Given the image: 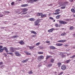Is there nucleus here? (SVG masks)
<instances>
[{
  "instance_id": "nucleus-1",
  "label": "nucleus",
  "mask_w": 75,
  "mask_h": 75,
  "mask_svg": "<svg viewBox=\"0 0 75 75\" xmlns=\"http://www.w3.org/2000/svg\"><path fill=\"white\" fill-rule=\"evenodd\" d=\"M44 57L42 55H41L39 56L38 58V61H41V60H42V59H44Z\"/></svg>"
},
{
  "instance_id": "nucleus-2",
  "label": "nucleus",
  "mask_w": 75,
  "mask_h": 75,
  "mask_svg": "<svg viewBox=\"0 0 75 75\" xmlns=\"http://www.w3.org/2000/svg\"><path fill=\"white\" fill-rule=\"evenodd\" d=\"M59 22L62 24H66L68 23L67 22L62 20L59 21Z\"/></svg>"
},
{
  "instance_id": "nucleus-3",
  "label": "nucleus",
  "mask_w": 75,
  "mask_h": 75,
  "mask_svg": "<svg viewBox=\"0 0 75 75\" xmlns=\"http://www.w3.org/2000/svg\"><path fill=\"white\" fill-rule=\"evenodd\" d=\"M67 68V66L65 65H63L61 67V69L62 70H65Z\"/></svg>"
},
{
  "instance_id": "nucleus-4",
  "label": "nucleus",
  "mask_w": 75,
  "mask_h": 75,
  "mask_svg": "<svg viewBox=\"0 0 75 75\" xmlns=\"http://www.w3.org/2000/svg\"><path fill=\"white\" fill-rule=\"evenodd\" d=\"M39 23L36 21L34 23L35 25H38V26H40V24H38Z\"/></svg>"
},
{
  "instance_id": "nucleus-5",
  "label": "nucleus",
  "mask_w": 75,
  "mask_h": 75,
  "mask_svg": "<svg viewBox=\"0 0 75 75\" xmlns=\"http://www.w3.org/2000/svg\"><path fill=\"white\" fill-rule=\"evenodd\" d=\"M67 41V40H61L58 41V42H66Z\"/></svg>"
},
{
  "instance_id": "nucleus-6",
  "label": "nucleus",
  "mask_w": 75,
  "mask_h": 75,
  "mask_svg": "<svg viewBox=\"0 0 75 75\" xmlns=\"http://www.w3.org/2000/svg\"><path fill=\"white\" fill-rule=\"evenodd\" d=\"M10 50L12 52H14V49L13 48V47H10Z\"/></svg>"
},
{
  "instance_id": "nucleus-7",
  "label": "nucleus",
  "mask_w": 75,
  "mask_h": 75,
  "mask_svg": "<svg viewBox=\"0 0 75 75\" xmlns=\"http://www.w3.org/2000/svg\"><path fill=\"white\" fill-rule=\"evenodd\" d=\"M28 9L27 8H24L22 9L23 12H26L28 11Z\"/></svg>"
},
{
  "instance_id": "nucleus-8",
  "label": "nucleus",
  "mask_w": 75,
  "mask_h": 75,
  "mask_svg": "<svg viewBox=\"0 0 75 75\" xmlns=\"http://www.w3.org/2000/svg\"><path fill=\"white\" fill-rule=\"evenodd\" d=\"M27 6H28V4H24L21 5V7H27Z\"/></svg>"
},
{
  "instance_id": "nucleus-9",
  "label": "nucleus",
  "mask_w": 75,
  "mask_h": 75,
  "mask_svg": "<svg viewBox=\"0 0 75 75\" xmlns=\"http://www.w3.org/2000/svg\"><path fill=\"white\" fill-rule=\"evenodd\" d=\"M54 28H52V29H50L48 30V31L49 33H51V32H52V31H54Z\"/></svg>"
},
{
  "instance_id": "nucleus-10",
  "label": "nucleus",
  "mask_w": 75,
  "mask_h": 75,
  "mask_svg": "<svg viewBox=\"0 0 75 75\" xmlns=\"http://www.w3.org/2000/svg\"><path fill=\"white\" fill-rule=\"evenodd\" d=\"M63 45V44H62V43H57L56 44V46H58L59 47L62 46V45Z\"/></svg>"
},
{
  "instance_id": "nucleus-11",
  "label": "nucleus",
  "mask_w": 75,
  "mask_h": 75,
  "mask_svg": "<svg viewBox=\"0 0 75 75\" xmlns=\"http://www.w3.org/2000/svg\"><path fill=\"white\" fill-rule=\"evenodd\" d=\"M27 2L28 3H34V1L33 0H29L27 1Z\"/></svg>"
},
{
  "instance_id": "nucleus-12",
  "label": "nucleus",
  "mask_w": 75,
  "mask_h": 75,
  "mask_svg": "<svg viewBox=\"0 0 75 75\" xmlns=\"http://www.w3.org/2000/svg\"><path fill=\"white\" fill-rule=\"evenodd\" d=\"M50 49H52V50H55L56 48L55 47H54L53 46H50Z\"/></svg>"
},
{
  "instance_id": "nucleus-13",
  "label": "nucleus",
  "mask_w": 75,
  "mask_h": 75,
  "mask_svg": "<svg viewBox=\"0 0 75 75\" xmlns=\"http://www.w3.org/2000/svg\"><path fill=\"white\" fill-rule=\"evenodd\" d=\"M62 6H62L61 7V8L62 9H64L66 7V6L65 4H63L62 5Z\"/></svg>"
},
{
  "instance_id": "nucleus-14",
  "label": "nucleus",
  "mask_w": 75,
  "mask_h": 75,
  "mask_svg": "<svg viewBox=\"0 0 75 75\" xmlns=\"http://www.w3.org/2000/svg\"><path fill=\"white\" fill-rule=\"evenodd\" d=\"M19 43L21 45H24V42L23 40H21V41L19 42Z\"/></svg>"
},
{
  "instance_id": "nucleus-15",
  "label": "nucleus",
  "mask_w": 75,
  "mask_h": 75,
  "mask_svg": "<svg viewBox=\"0 0 75 75\" xmlns=\"http://www.w3.org/2000/svg\"><path fill=\"white\" fill-rule=\"evenodd\" d=\"M29 21H34L35 20V19L33 18H31L29 19Z\"/></svg>"
},
{
  "instance_id": "nucleus-16",
  "label": "nucleus",
  "mask_w": 75,
  "mask_h": 75,
  "mask_svg": "<svg viewBox=\"0 0 75 75\" xmlns=\"http://www.w3.org/2000/svg\"><path fill=\"white\" fill-rule=\"evenodd\" d=\"M47 17V15L46 14H44L42 15V14L41 16V18H43V17Z\"/></svg>"
},
{
  "instance_id": "nucleus-17",
  "label": "nucleus",
  "mask_w": 75,
  "mask_h": 75,
  "mask_svg": "<svg viewBox=\"0 0 75 75\" xmlns=\"http://www.w3.org/2000/svg\"><path fill=\"white\" fill-rule=\"evenodd\" d=\"M28 61V59H27L25 60H24L22 61V63H25V62H27Z\"/></svg>"
},
{
  "instance_id": "nucleus-18",
  "label": "nucleus",
  "mask_w": 75,
  "mask_h": 75,
  "mask_svg": "<svg viewBox=\"0 0 75 75\" xmlns=\"http://www.w3.org/2000/svg\"><path fill=\"white\" fill-rule=\"evenodd\" d=\"M41 20H42V19H38L36 21L38 23H40L41 21Z\"/></svg>"
},
{
  "instance_id": "nucleus-19",
  "label": "nucleus",
  "mask_w": 75,
  "mask_h": 75,
  "mask_svg": "<svg viewBox=\"0 0 75 75\" xmlns=\"http://www.w3.org/2000/svg\"><path fill=\"white\" fill-rule=\"evenodd\" d=\"M67 35V33H65V32H64L63 33H62V34H61V36H65V35Z\"/></svg>"
},
{
  "instance_id": "nucleus-20",
  "label": "nucleus",
  "mask_w": 75,
  "mask_h": 75,
  "mask_svg": "<svg viewBox=\"0 0 75 75\" xmlns=\"http://www.w3.org/2000/svg\"><path fill=\"white\" fill-rule=\"evenodd\" d=\"M35 47V45L33 46L32 47H31V46H29V48L30 49V50H34L33 48H34V47Z\"/></svg>"
},
{
  "instance_id": "nucleus-21",
  "label": "nucleus",
  "mask_w": 75,
  "mask_h": 75,
  "mask_svg": "<svg viewBox=\"0 0 75 75\" xmlns=\"http://www.w3.org/2000/svg\"><path fill=\"white\" fill-rule=\"evenodd\" d=\"M54 61H55V59H54L52 58L50 59V62H51V63H53L54 62Z\"/></svg>"
},
{
  "instance_id": "nucleus-22",
  "label": "nucleus",
  "mask_w": 75,
  "mask_h": 75,
  "mask_svg": "<svg viewBox=\"0 0 75 75\" xmlns=\"http://www.w3.org/2000/svg\"><path fill=\"white\" fill-rule=\"evenodd\" d=\"M61 17V15H59L56 16L57 19H59V18Z\"/></svg>"
},
{
  "instance_id": "nucleus-23",
  "label": "nucleus",
  "mask_w": 75,
  "mask_h": 75,
  "mask_svg": "<svg viewBox=\"0 0 75 75\" xmlns=\"http://www.w3.org/2000/svg\"><path fill=\"white\" fill-rule=\"evenodd\" d=\"M30 32L32 34H37V33H36V32H35L33 30L31 31Z\"/></svg>"
},
{
  "instance_id": "nucleus-24",
  "label": "nucleus",
  "mask_w": 75,
  "mask_h": 75,
  "mask_svg": "<svg viewBox=\"0 0 75 75\" xmlns=\"http://www.w3.org/2000/svg\"><path fill=\"white\" fill-rule=\"evenodd\" d=\"M57 65L59 67H61V63H58L57 64Z\"/></svg>"
},
{
  "instance_id": "nucleus-25",
  "label": "nucleus",
  "mask_w": 75,
  "mask_h": 75,
  "mask_svg": "<svg viewBox=\"0 0 75 75\" xmlns=\"http://www.w3.org/2000/svg\"><path fill=\"white\" fill-rule=\"evenodd\" d=\"M42 14V13H38L37 14V16H41Z\"/></svg>"
},
{
  "instance_id": "nucleus-26",
  "label": "nucleus",
  "mask_w": 75,
  "mask_h": 75,
  "mask_svg": "<svg viewBox=\"0 0 75 75\" xmlns=\"http://www.w3.org/2000/svg\"><path fill=\"white\" fill-rule=\"evenodd\" d=\"M52 64L50 63L47 65V67H52Z\"/></svg>"
},
{
  "instance_id": "nucleus-27",
  "label": "nucleus",
  "mask_w": 75,
  "mask_h": 75,
  "mask_svg": "<svg viewBox=\"0 0 75 75\" xmlns=\"http://www.w3.org/2000/svg\"><path fill=\"white\" fill-rule=\"evenodd\" d=\"M15 53L16 56H19V53L18 52H16Z\"/></svg>"
},
{
  "instance_id": "nucleus-28",
  "label": "nucleus",
  "mask_w": 75,
  "mask_h": 75,
  "mask_svg": "<svg viewBox=\"0 0 75 75\" xmlns=\"http://www.w3.org/2000/svg\"><path fill=\"white\" fill-rule=\"evenodd\" d=\"M64 54H65V53H62V58H63V57H66V55H64Z\"/></svg>"
},
{
  "instance_id": "nucleus-29",
  "label": "nucleus",
  "mask_w": 75,
  "mask_h": 75,
  "mask_svg": "<svg viewBox=\"0 0 75 75\" xmlns=\"http://www.w3.org/2000/svg\"><path fill=\"white\" fill-rule=\"evenodd\" d=\"M71 11L72 13H75V11L74 9V8H72L71 10Z\"/></svg>"
},
{
  "instance_id": "nucleus-30",
  "label": "nucleus",
  "mask_w": 75,
  "mask_h": 75,
  "mask_svg": "<svg viewBox=\"0 0 75 75\" xmlns=\"http://www.w3.org/2000/svg\"><path fill=\"white\" fill-rule=\"evenodd\" d=\"M4 13L5 14H8L10 13V12L6 11H4Z\"/></svg>"
},
{
  "instance_id": "nucleus-31",
  "label": "nucleus",
  "mask_w": 75,
  "mask_h": 75,
  "mask_svg": "<svg viewBox=\"0 0 75 75\" xmlns=\"http://www.w3.org/2000/svg\"><path fill=\"white\" fill-rule=\"evenodd\" d=\"M74 26H71L70 27V30H74Z\"/></svg>"
},
{
  "instance_id": "nucleus-32",
  "label": "nucleus",
  "mask_w": 75,
  "mask_h": 75,
  "mask_svg": "<svg viewBox=\"0 0 75 75\" xmlns=\"http://www.w3.org/2000/svg\"><path fill=\"white\" fill-rule=\"evenodd\" d=\"M28 73L29 74H33V71L32 70H31L30 71H29L28 72Z\"/></svg>"
},
{
  "instance_id": "nucleus-33",
  "label": "nucleus",
  "mask_w": 75,
  "mask_h": 75,
  "mask_svg": "<svg viewBox=\"0 0 75 75\" xmlns=\"http://www.w3.org/2000/svg\"><path fill=\"white\" fill-rule=\"evenodd\" d=\"M70 61H71V60L70 59L67 60L65 62V63H69V62H70Z\"/></svg>"
},
{
  "instance_id": "nucleus-34",
  "label": "nucleus",
  "mask_w": 75,
  "mask_h": 75,
  "mask_svg": "<svg viewBox=\"0 0 75 75\" xmlns=\"http://www.w3.org/2000/svg\"><path fill=\"white\" fill-rule=\"evenodd\" d=\"M28 12H24L22 13V15H25V14H27Z\"/></svg>"
},
{
  "instance_id": "nucleus-35",
  "label": "nucleus",
  "mask_w": 75,
  "mask_h": 75,
  "mask_svg": "<svg viewBox=\"0 0 75 75\" xmlns=\"http://www.w3.org/2000/svg\"><path fill=\"white\" fill-rule=\"evenodd\" d=\"M43 52H38V54H43Z\"/></svg>"
},
{
  "instance_id": "nucleus-36",
  "label": "nucleus",
  "mask_w": 75,
  "mask_h": 75,
  "mask_svg": "<svg viewBox=\"0 0 75 75\" xmlns=\"http://www.w3.org/2000/svg\"><path fill=\"white\" fill-rule=\"evenodd\" d=\"M50 57H51V56H46V59H48V58H49Z\"/></svg>"
},
{
  "instance_id": "nucleus-37",
  "label": "nucleus",
  "mask_w": 75,
  "mask_h": 75,
  "mask_svg": "<svg viewBox=\"0 0 75 75\" xmlns=\"http://www.w3.org/2000/svg\"><path fill=\"white\" fill-rule=\"evenodd\" d=\"M59 14V12H58L57 13H54V15H57V14Z\"/></svg>"
},
{
  "instance_id": "nucleus-38",
  "label": "nucleus",
  "mask_w": 75,
  "mask_h": 75,
  "mask_svg": "<svg viewBox=\"0 0 75 75\" xmlns=\"http://www.w3.org/2000/svg\"><path fill=\"white\" fill-rule=\"evenodd\" d=\"M3 50H7V48L6 47H4L3 48Z\"/></svg>"
},
{
  "instance_id": "nucleus-39",
  "label": "nucleus",
  "mask_w": 75,
  "mask_h": 75,
  "mask_svg": "<svg viewBox=\"0 0 75 75\" xmlns=\"http://www.w3.org/2000/svg\"><path fill=\"white\" fill-rule=\"evenodd\" d=\"M60 11V10L58 9L55 10V12H58V11Z\"/></svg>"
},
{
  "instance_id": "nucleus-40",
  "label": "nucleus",
  "mask_w": 75,
  "mask_h": 75,
  "mask_svg": "<svg viewBox=\"0 0 75 75\" xmlns=\"http://www.w3.org/2000/svg\"><path fill=\"white\" fill-rule=\"evenodd\" d=\"M40 44V42H38L36 44V45L37 46H38V45H39Z\"/></svg>"
},
{
  "instance_id": "nucleus-41",
  "label": "nucleus",
  "mask_w": 75,
  "mask_h": 75,
  "mask_svg": "<svg viewBox=\"0 0 75 75\" xmlns=\"http://www.w3.org/2000/svg\"><path fill=\"white\" fill-rule=\"evenodd\" d=\"M25 53L27 54V55H30V53L29 52H25Z\"/></svg>"
},
{
  "instance_id": "nucleus-42",
  "label": "nucleus",
  "mask_w": 75,
  "mask_h": 75,
  "mask_svg": "<svg viewBox=\"0 0 75 75\" xmlns=\"http://www.w3.org/2000/svg\"><path fill=\"white\" fill-rule=\"evenodd\" d=\"M64 74V72H61L58 75H62V74Z\"/></svg>"
},
{
  "instance_id": "nucleus-43",
  "label": "nucleus",
  "mask_w": 75,
  "mask_h": 75,
  "mask_svg": "<svg viewBox=\"0 0 75 75\" xmlns=\"http://www.w3.org/2000/svg\"><path fill=\"white\" fill-rule=\"evenodd\" d=\"M68 3V2H65L63 3V4H67Z\"/></svg>"
},
{
  "instance_id": "nucleus-44",
  "label": "nucleus",
  "mask_w": 75,
  "mask_h": 75,
  "mask_svg": "<svg viewBox=\"0 0 75 75\" xmlns=\"http://www.w3.org/2000/svg\"><path fill=\"white\" fill-rule=\"evenodd\" d=\"M55 26H56V27H58V24L57 23H56L55 24Z\"/></svg>"
},
{
  "instance_id": "nucleus-45",
  "label": "nucleus",
  "mask_w": 75,
  "mask_h": 75,
  "mask_svg": "<svg viewBox=\"0 0 75 75\" xmlns=\"http://www.w3.org/2000/svg\"><path fill=\"white\" fill-rule=\"evenodd\" d=\"M11 5H12V6H13V5H14V2H12L11 3Z\"/></svg>"
},
{
  "instance_id": "nucleus-46",
  "label": "nucleus",
  "mask_w": 75,
  "mask_h": 75,
  "mask_svg": "<svg viewBox=\"0 0 75 75\" xmlns=\"http://www.w3.org/2000/svg\"><path fill=\"white\" fill-rule=\"evenodd\" d=\"M65 21H70L71 20L69 19H65Z\"/></svg>"
},
{
  "instance_id": "nucleus-47",
  "label": "nucleus",
  "mask_w": 75,
  "mask_h": 75,
  "mask_svg": "<svg viewBox=\"0 0 75 75\" xmlns=\"http://www.w3.org/2000/svg\"><path fill=\"white\" fill-rule=\"evenodd\" d=\"M39 47L40 48L41 50H43L44 49V47L42 46H40Z\"/></svg>"
},
{
  "instance_id": "nucleus-48",
  "label": "nucleus",
  "mask_w": 75,
  "mask_h": 75,
  "mask_svg": "<svg viewBox=\"0 0 75 75\" xmlns=\"http://www.w3.org/2000/svg\"><path fill=\"white\" fill-rule=\"evenodd\" d=\"M3 51V49H0V52H2Z\"/></svg>"
},
{
  "instance_id": "nucleus-49",
  "label": "nucleus",
  "mask_w": 75,
  "mask_h": 75,
  "mask_svg": "<svg viewBox=\"0 0 75 75\" xmlns=\"http://www.w3.org/2000/svg\"><path fill=\"white\" fill-rule=\"evenodd\" d=\"M49 19H51V20H54V18H53L52 17H50Z\"/></svg>"
},
{
  "instance_id": "nucleus-50",
  "label": "nucleus",
  "mask_w": 75,
  "mask_h": 75,
  "mask_svg": "<svg viewBox=\"0 0 75 75\" xmlns=\"http://www.w3.org/2000/svg\"><path fill=\"white\" fill-rule=\"evenodd\" d=\"M17 36H16V35H15V36H13L12 37V38H16V37H17Z\"/></svg>"
},
{
  "instance_id": "nucleus-51",
  "label": "nucleus",
  "mask_w": 75,
  "mask_h": 75,
  "mask_svg": "<svg viewBox=\"0 0 75 75\" xmlns=\"http://www.w3.org/2000/svg\"><path fill=\"white\" fill-rule=\"evenodd\" d=\"M33 2H36V1H38V0H33Z\"/></svg>"
},
{
  "instance_id": "nucleus-52",
  "label": "nucleus",
  "mask_w": 75,
  "mask_h": 75,
  "mask_svg": "<svg viewBox=\"0 0 75 75\" xmlns=\"http://www.w3.org/2000/svg\"><path fill=\"white\" fill-rule=\"evenodd\" d=\"M3 15L0 14V17H3Z\"/></svg>"
},
{
  "instance_id": "nucleus-53",
  "label": "nucleus",
  "mask_w": 75,
  "mask_h": 75,
  "mask_svg": "<svg viewBox=\"0 0 75 75\" xmlns=\"http://www.w3.org/2000/svg\"><path fill=\"white\" fill-rule=\"evenodd\" d=\"M3 47V46H0V50H1V48H2Z\"/></svg>"
},
{
  "instance_id": "nucleus-54",
  "label": "nucleus",
  "mask_w": 75,
  "mask_h": 75,
  "mask_svg": "<svg viewBox=\"0 0 75 75\" xmlns=\"http://www.w3.org/2000/svg\"><path fill=\"white\" fill-rule=\"evenodd\" d=\"M5 51L6 52H8V49H7L6 50H5Z\"/></svg>"
},
{
  "instance_id": "nucleus-55",
  "label": "nucleus",
  "mask_w": 75,
  "mask_h": 75,
  "mask_svg": "<svg viewBox=\"0 0 75 75\" xmlns=\"http://www.w3.org/2000/svg\"><path fill=\"white\" fill-rule=\"evenodd\" d=\"M64 46L65 47H68V45L66 44L64 45Z\"/></svg>"
},
{
  "instance_id": "nucleus-56",
  "label": "nucleus",
  "mask_w": 75,
  "mask_h": 75,
  "mask_svg": "<svg viewBox=\"0 0 75 75\" xmlns=\"http://www.w3.org/2000/svg\"><path fill=\"white\" fill-rule=\"evenodd\" d=\"M36 37V35H33L32 36L33 37Z\"/></svg>"
},
{
  "instance_id": "nucleus-57",
  "label": "nucleus",
  "mask_w": 75,
  "mask_h": 75,
  "mask_svg": "<svg viewBox=\"0 0 75 75\" xmlns=\"http://www.w3.org/2000/svg\"><path fill=\"white\" fill-rule=\"evenodd\" d=\"M4 55L5 57H6L7 56V55L6 54V53H4Z\"/></svg>"
},
{
  "instance_id": "nucleus-58",
  "label": "nucleus",
  "mask_w": 75,
  "mask_h": 75,
  "mask_svg": "<svg viewBox=\"0 0 75 75\" xmlns=\"http://www.w3.org/2000/svg\"><path fill=\"white\" fill-rule=\"evenodd\" d=\"M46 43H50V42L49 41H46Z\"/></svg>"
},
{
  "instance_id": "nucleus-59",
  "label": "nucleus",
  "mask_w": 75,
  "mask_h": 75,
  "mask_svg": "<svg viewBox=\"0 0 75 75\" xmlns=\"http://www.w3.org/2000/svg\"><path fill=\"white\" fill-rule=\"evenodd\" d=\"M74 58V56H73L70 57V58Z\"/></svg>"
},
{
  "instance_id": "nucleus-60",
  "label": "nucleus",
  "mask_w": 75,
  "mask_h": 75,
  "mask_svg": "<svg viewBox=\"0 0 75 75\" xmlns=\"http://www.w3.org/2000/svg\"><path fill=\"white\" fill-rule=\"evenodd\" d=\"M3 64V62H1L0 63V65H2Z\"/></svg>"
},
{
  "instance_id": "nucleus-61",
  "label": "nucleus",
  "mask_w": 75,
  "mask_h": 75,
  "mask_svg": "<svg viewBox=\"0 0 75 75\" xmlns=\"http://www.w3.org/2000/svg\"><path fill=\"white\" fill-rule=\"evenodd\" d=\"M9 54L10 55H13V53H11V52H9Z\"/></svg>"
},
{
  "instance_id": "nucleus-62",
  "label": "nucleus",
  "mask_w": 75,
  "mask_h": 75,
  "mask_svg": "<svg viewBox=\"0 0 75 75\" xmlns=\"http://www.w3.org/2000/svg\"><path fill=\"white\" fill-rule=\"evenodd\" d=\"M73 35L74 37H75V33L73 34Z\"/></svg>"
},
{
  "instance_id": "nucleus-63",
  "label": "nucleus",
  "mask_w": 75,
  "mask_h": 75,
  "mask_svg": "<svg viewBox=\"0 0 75 75\" xmlns=\"http://www.w3.org/2000/svg\"><path fill=\"white\" fill-rule=\"evenodd\" d=\"M57 72L56 71H55L54 73V74H57Z\"/></svg>"
},
{
  "instance_id": "nucleus-64",
  "label": "nucleus",
  "mask_w": 75,
  "mask_h": 75,
  "mask_svg": "<svg viewBox=\"0 0 75 75\" xmlns=\"http://www.w3.org/2000/svg\"><path fill=\"white\" fill-rule=\"evenodd\" d=\"M73 17H75V14H74L73 15Z\"/></svg>"
}]
</instances>
